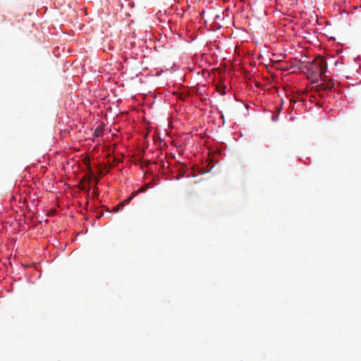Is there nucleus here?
<instances>
[{"instance_id": "nucleus-1", "label": "nucleus", "mask_w": 361, "mask_h": 361, "mask_svg": "<svg viewBox=\"0 0 361 361\" xmlns=\"http://www.w3.org/2000/svg\"><path fill=\"white\" fill-rule=\"evenodd\" d=\"M310 73L314 76H319L320 78L324 77L327 70V63L325 59L319 56L316 58L309 67Z\"/></svg>"}, {"instance_id": "nucleus-2", "label": "nucleus", "mask_w": 361, "mask_h": 361, "mask_svg": "<svg viewBox=\"0 0 361 361\" xmlns=\"http://www.w3.org/2000/svg\"><path fill=\"white\" fill-rule=\"evenodd\" d=\"M92 173H90V174H86L82 178V181L83 180H85V181H87V182H90V180H92Z\"/></svg>"}, {"instance_id": "nucleus-3", "label": "nucleus", "mask_w": 361, "mask_h": 361, "mask_svg": "<svg viewBox=\"0 0 361 361\" xmlns=\"http://www.w3.org/2000/svg\"><path fill=\"white\" fill-rule=\"evenodd\" d=\"M217 90L218 92L221 94V95H225L226 94V92H225V86L224 85H222V86H219L217 87Z\"/></svg>"}, {"instance_id": "nucleus-4", "label": "nucleus", "mask_w": 361, "mask_h": 361, "mask_svg": "<svg viewBox=\"0 0 361 361\" xmlns=\"http://www.w3.org/2000/svg\"><path fill=\"white\" fill-rule=\"evenodd\" d=\"M331 87H332V86H330L329 85L321 84L319 90H330Z\"/></svg>"}, {"instance_id": "nucleus-5", "label": "nucleus", "mask_w": 361, "mask_h": 361, "mask_svg": "<svg viewBox=\"0 0 361 361\" xmlns=\"http://www.w3.org/2000/svg\"><path fill=\"white\" fill-rule=\"evenodd\" d=\"M102 134V129H100L99 128H97L95 130H94V135L95 137H99L101 136Z\"/></svg>"}, {"instance_id": "nucleus-6", "label": "nucleus", "mask_w": 361, "mask_h": 361, "mask_svg": "<svg viewBox=\"0 0 361 361\" xmlns=\"http://www.w3.org/2000/svg\"><path fill=\"white\" fill-rule=\"evenodd\" d=\"M131 200V198L128 197L127 199L124 200L122 202H121V205L122 207H124L125 205L128 204Z\"/></svg>"}, {"instance_id": "nucleus-7", "label": "nucleus", "mask_w": 361, "mask_h": 361, "mask_svg": "<svg viewBox=\"0 0 361 361\" xmlns=\"http://www.w3.org/2000/svg\"><path fill=\"white\" fill-rule=\"evenodd\" d=\"M123 207H122L121 205V203H119L118 204H117L114 209H113V212H118V211H120Z\"/></svg>"}, {"instance_id": "nucleus-8", "label": "nucleus", "mask_w": 361, "mask_h": 361, "mask_svg": "<svg viewBox=\"0 0 361 361\" xmlns=\"http://www.w3.org/2000/svg\"><path fill=\"white\" fill-rule=\"evenodd\" d=\"M137 195V192L134 191L131 193V195H130L129 197L131 198V200H133Z\"/></svg>"}, {"instance_id": "nucleus-9", "label": "nucleus", "mask_w": 361, "mask_h": 361, "mask_svg": "<svg viewBox=\"0 0 361 361\" xmlns=\"http://www.w3.org/2000/svg\"><path fill=\"white\" fill-rule=\"evenodd\" d=\"M80 189L83 190H90V186H88L87 188H86L85 185H82V186H80Z\"/></svg>"}, {"instance_id": "nucleus-10", "label": "nucleus", "mask_w": 361, "mask_h": 361, "mask_svg": "<svg viewBox=\"0 0 361 361\" xmlns=\"http://www.w3.org/2000/svg\"><path fill=\"white\" fill-rule=\"evenodd\" d=\"M145 190V188H140V189H139L137 192V193H138V192H144Z\"/></svg>"}, {"instance_id": "nucleus-11", "label": "nucleus", "mask_w": 361, "mask_h": 361, "mask_svg": "<svg viewBox=\"0 0 361 361\" xmlns=\"http://www.w3.org/2000/svg\"><path fill=\"white\" fill-rule=\"evenodd\" d=\"M94 183H95V185H97V183H98V178H94Z\"/></svg>"}, {"instance_id": "nucleus-12", "label": "nucleus", "mask_w": 361, "mask_h": 361, "mask_svg": "<svg viewBox=\"0 0 361 361\" xmlns=\"http://www.w3.org/2000/svg\"><path fill=\"white\" fill-rule=\"evenodd\" d=\"M290 102H293L294 103H296V101H295L293 99H290Z\"/></svg>"}, {"instance_id": "nucleus-13", "label": "nucleus", "mask_w": 361, "mask_h": 361, "mask_svg": "<svg viewBox=\"0 0 361 361\" xmlns=\"http://www.w3.org/2000/svg\"><path fill=\"white\" fill-rule=\"evenodd\" d=\"M93 193H95L97 195H98V193L96 192V191H93Z\"/></svg>"}]
</instances>
